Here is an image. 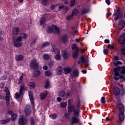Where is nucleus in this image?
Masks as SVG:
<instances>
[{"instance_id":"1","label":"nucleus","mask_w":125,"mask_h":125,"mask_svg":"<svg viewBox=\"0 0 125 125\" xmlns=\"http://www.w3.org/2000/svg\"><path fill=\"white\" fill-rule=\"evenodd\" d=\"M114 76L113 79L115 81H119L120 79H123L124 78V75L120 74L119 72H120L121 74H125V66H122L119 69L117 67L114 69Z\"/></svg>"},{"instance_id":"2","label":"nucleus","mask_w":125,"mask_h":125,"mask_svg":"<svg viewBox=\"0 0 125 125\" xmlns=\"http://www.w3.org/2000/svg\"><path fill=\"white\" fill-rule=\"evenodd\" d=\"M30 66L31 68H33L34 70V77H38V76L41 75V72L39 70V62L37 60H32L30 63Z\"/></svg>"},{"instance_id":"3","label":"nucleus","mask_w":125,"mask_h":125,"mask_svg":"<svg viewBox=\"0 0 125 125\" xmlns=\"http://www.w3.org/2000/svg\"><path fill=\"white\" fill-rule=\"evenodd\" d=\"M52 46V51L53 52H55L56 54H57L55 58L56 60L59 61V60H61V55H60V51L58 48H55L56 46L55 43H51Z\"/></svg>"},{"instance_id":"4","label":"nucleus","mask_w":125,"mask_h":125,"mask_svg":"<svg viewBox=\"0 0 125 125\" xmlns=\"http://www.w3.org/2000/svg\"><path fill=\"white\" fill-rule=\"evenodd\" d=\"M47 33L48 34H50V33H59V28L57 27L55 25L53 24L51 26H49L46 29Z\"/></svg>"},{"instance_id":"5","label":"nucleus","mask_w":125,"mask_h":125,"mask_svg":"<svg viewBox=\"0 0 125 125\" xmlns=\"http://www.w3.org/2000/svg\"><path fill=\"white\" fill-rule=\"evenodd\" d=\"M81 62L79 61L78 62V64H81V63H82V64H85V66H88V57L87 56H82L80 58Z\"/></svg>"},{"instance_id":"6","label":"nucleus","mask_w":125,"mask_h":125,"mask_svg":"<svg viewBox=\"0 0 125 125\" xmlns=\"http://www.w3.org/2000/svg\"><path fill=\"white\" fill-rule=\"evenodd\" d=\"M4 92L6 93L5 100L7 105H9V101H10V92L8 90V88L5 87L4 90Z\"/></svg>"},{"instance_id":"7","label":"nucleus","mask_w":125,"mask_h":125,"mask_svg":"<svg viewBox=\"0 0 125 125\" xmlns=\"http://www.w3.org/2000/svg\"><path fill=\"white\" fill-rule=\"evenodd\" d=\"M113 15L115 16L114 18V21H117L118 19H119V18H122V17H123V13H122V12L120 10H116V11L113 14Z\"/></svg>"},{"instance_id":"8","label":"nucleus","mask_w":125,"mask_h":125,"mask_svg":"<svg viewBox=\"0 0 125 125\" xmlns=\"http://www.w3.org/2000/svg\"><path fill=\"white\" fill-rule=\"evenodd\" d=\"M19 125H25L28 124V120L24 116H21L19 119Z\"/></svg>"},{"instance_id":"9","label":"nucleus","mask_w":125,"mask_h":125,"mask_svg":"<svg viewBox=\"0 0 125 125\" xmlns=\"http://www.w3.org/2000/svg\"><path fill=\"white\" fill-rule=\"evenodd\" d=\"M71 125H76L77 124H79L81 122L80 118L78 117V116H73L71 120Z\"/></svg>"},{"instance_id":"10","label":"nucleus","mask_w":125,"mask_h":125,"mask_svg":"<svg viewBox=\"0 0 125 125\" xmlns=\"http://www.w3.org/2000/svg\"><path fill=\"white\" fill-rule=\"evenodd\" d=\"M117 108L120 112H125V107L124 104L122 103H117Z\"/></svg>"},{"instance_id":"11","label":"nucleus","mask_w":125,"mask_h":125,"mask_svg":"<svg viewBox=\"0 0 125 125\" xmlns=\"http://www.w3.org/2000/svg\"><path fill=\"white\" fill-rule=\"evenodd\" d=\"M8 114L11 115V120H12V121H14L17 119V114L13 113V111L9 110Z\"/></svg>"},{"instance_id":"12","label":"nucleus","mask_w":125,"mask_h":125,"mask_svg":"<svg viewBox=\"0 0 125 125\" xmlns=\"http://www.w3.org/2000/svg\"><path fill=\"white\" fill-rule=\"evenodd\" d=\"M75 110V106L74 105L71 104V100H68V112L69 114L72 113V112H74Z\"/></svg>"},{"instance_id":"13","label":"nucleus","mask_w":125,"mask_h":125,"mask_svg":"<svg viewBox=\"0 0 125 125\" xmlns=\"http://www.w3.org/2000/svg\"><path fill=\"white\" fill-rule=\"evenodd\" d=\"M31 112H32V109H31V106L28 105H26L24 109V113L26 116H29V115L31 114Z\"/></svg>"},{"instance_id":"14","label":"nucleus","mask_w":125,"mask_h":125,"mask_svg":"<svg viewBox=\"0 0 125 125\" xmlns=\"http://www.w3.org/2000/svg\"><path fill=\"white\" fill-rule=\"evenodd\" d=\"M113 94L115 96L120 95V88L119 87H114L113 88Z\"/></svg>"},{"instance_id":"15","label":"nucleus","mask_w":125,"mask_h":125,"mask_svg":"<svg viewBox=\"0 0 125 125\" xmlns=\"http://www.w3.org/2000/svg\"><path fill=\"white\" fill-rule=\"evenodd\" d=\"M125 21L121 20L118 24V28L119 30H123V29L125 28Z\"/></svg>"},{"instance_id":"16","label":"nucleus","mask_w":125,"mask_h":125,"mask_svg":"<svg viewBox=\"0 0 125 125\" xmlns=\"http://www.w3.org/2000/svg\"><path fill=\"white\" fill-rule=\"evenodd\" d=\"M72 79H75V78L79 76V70L74 69L71 74Z\"/></svg>"},{"instance_id":"17","label":"nucleus","mask_w":125,"mask_h":125,"mask_svg":"<svg viewBox=\"0 0 125 125\" xmlns=\"http://www.w3.org/2000/svg\"><path fill=\"white\" fill-rule=\"evenodd\" d=\"M59 10H62L64 13H66L69 10V7L66 6L61 5L59 7Z\"/></svg>"},{"instance_id":"18","label":"nucleus","mask_w":125,"mask_h":125,"mask_svg":"<svg viewBox=\"0 0 125 125\" xmlns=\"http://www.w3.org/2000/svg\"><path fill=\"white\" fill-rule=\"evenodd\" d=\"M47 95V91H44L42 93H41L40 94V99H41V100H44V99H45V98H46Z\"/></svg>"},{"instance_id":"19","label":"nucleus","mask_w":125,"mask_h":125,"mask_svg":"<svg viewBox=\"0 0 125 125\" xmlns=\"http://www.w3.org/2000/svg\"><path fill=\"white\" fill-rule=\"evenodd\" d=\"M19 33H20V29L18 27H14L12 31V34L15 36L18 35Z\"/></svg>"},{"instance_id":"20","label":"nucleus","mask_w":125,"mask_h":125,"mask_svg":"<svg viewBox=\"0 0 125 125\" xmlns=\"http://www.w3.org/2000/svg\"><path fill=\"white\" fill-rule=\"evenodd\" d=\"M62 55L63 59H67L69 57V54L68 53V51L64 50L62 51Z\"/></svg>"},{"instance_id":"21","label":"nucleus","mask_w":125,"mask_h":125,"mask_svg":"<svg viewBox=\"0 0 125 125\" xmlns=\"http://www.w3.org/2000/svg\"><path fill=\"white\" fill-rule=\"evenodd\" d=\"M113 59H114L113 63H114V65H122V62H120V61H118V60L119 59L118 57H117V56L114 57Z\"/></svg>"},{"instance_id":"22","label":"nucleus","mask_w":125,"mask_h":125,"mask_svg":"<svg viewBox=\"0 0 125 125\" xmlns=\"http://www.w3.org/2000/svg\"><path fill=\"white\" fill-rule=\"evenodd\" d=\"M119 119L120 122L125 121V112H121L119 114Z\"/></svg>"},{"instance_id":"23","label":"nucleus","mask_w":125,"mask_h":125,"mask_svg":"<svg viewBox=\"0 0 125 125\" xmlns=\"http://www.w3.org/2000/svg\"><path fill=\"white\" fill-rule=\"evenodd\" d=\"M118 42L121 45H124V43H125V37H124V36H120L118 39Z\"/></svg>"},{"instance_id":"24","label":"nucleus","mask_w":125,"mask_h":125,"mask_svg":"<svg viewBox=\"0 0 125 125\" xmlns=\"http://www.w3.org/2000/svg\"><path fill=\"white\" fill-rule=\"evenodd\" d=\"M10 122V119L9 118H8L6 119L0 120V124H1V125H5L6 124H8V123H9Z\"/></svg>"},{"instance_id":"25","label":"nucleus","mask_w":125,"mask_h":125,"mask_svg":"<svg viewBox=\"0 0 125 125\" xmlns=\"http://www.w3.org/2000/svg\"><path fill=\"white\" fill-rule=\"evenodd\" d=\"M68 36L67 35H63L61 38V41L63 43H65V42H68Z\"/></svg>"},{"instance_id":"26","label":"nucleus","mask_w":125,"mask_h":125,"mask_svg":"<svg viewBox=\"0 0 125 125\" xmlns=\"http://www.w3.org/2000/svg\"><path fill=\"white\" fill-rule=\"evenodd\" d=\"M13 45L15 46L16 47H19L22 45V43L21 42H18V41H16V40H14L13 42Z\"/></svg>"},{"instance_id":"27","label":"nucleus","mask_w":125,"mask_h":125,"mask_svg":"<svg viewBox=\"0 0 125 125\" xmlns=\"http://www.w3.org/2000/svg\"><path fill=\"white\" fill-rule=\"evenodd\" d=\"M62 71L63 69L62 68V67L59 66L56 70L57 75H58V76L61 75L62 74Z\"/></svg>"},{"instance_id":"28","label":"nucleus","mask_w":125,"mask_h":125,"mask_svg":"<svg viewBox=\"0 0 125 125\" xmlns=\"http://www.w3.org/2000/svg\"><path fill=\"white\" fill-rule=\"evenodd\" d=\"M28 95H29V99L30 100V102L31 104H34V97L33 96V94H32V92L29 91L28 92Z\"/></svg>"},{"instance_id":"29","label":"nucleus","mask_w":125,"mask_h":125,"mask_svg":"<svg viewBox=\"0 0 125 125\" xmlns=\"http://www.w3.org/2000/svg\"><path fill=\"white\" fill-rule=\"evenodd\" d=\"M15 59L16 61H18V62L22 61V60L24 59V57L22 55L16 56L15 57Z\"/></svg>"},{"instance_id":"30","label":"nucleus","mask_w":125,"mask_h":125,"mask_svg":"<svg viewBox=\"0 0 125 125\" xmlns=\"http://www.w3.org/2000/svg\"><path fill=\"white\" fill-rule=\"evenodd\" d=\"M119 92H120V95H121V96H124V95H125V90L123 87H121V89H120Z\"/></svg>"},{"instance_id":"31","label":"nucleus","mask_w":125,"mask_h":125,"mask_svg":"<svg viewBox=\"0 0 125 125\" xmlns=\"http://www.w3.org/2000/svg\"><path fill=\"white\" fill-rule=\"evenodd\" d=\"M40 22L41 25H44L45 23L46 22V21L45 20V17H42L40 19Z\"/></svg>"},{"instance_id":"32","label":"nucleus","mask_w":125,"mask_h":125,"mask_svg":"<svg viewBox=\"0 0 125 125\" xmlns=\"http://www.w3.org/2000/svg\"><path fill=\"white\" fill-rule=\"evenodd\" d=\"M22 94H23V93H21L20 91L19 92H16L15 94V97L16 99H19V98L21 97Z\"/></svg>"},{"instance_id":"33","label":"nucleus","mask_w":125,"mask_h":125,"mask_svg":"<svg viewBox=\"0 0 125 125\" xmlns=\"http://www.w3.org/2000/svg\"><path fill=\"white\" fill-rule=\"evenodd\" d=\"M49 44H50V42H43L42 44V46L43 48L44 47H47V46H48V45H49Z\"/></svg>"},{"instance_id":"34","label":"nucleus","mask_w":125,"mask_h":125,"mask_svg":"<svg viewBox=\"0 0 125 125\" xmlns=\"http://www.w3.org/2000/svg\"><path fill=\"white\" fill-rule=\"evenodd\" d=\"M78 31V26H75L72 27V32L73 33L72 35L75 36V33Z\"/></svg>"},{"instance_id":"35","label":"nucleus","mask_w":125,"mask_h":125,"mask_svg":"<svg viewBox=\"0 0 125 125\" xmlns=\"http://www.w3.org/2000/svg\"><path fill=\"white\" fill-rule=\"evenodd\" d=\"M24 90H25V85L22 84L20 86V92H21V93H23Z\"/></svg>"},{"instance_id":"36","label":"nucleus","mask_w":125,"mask_h":125,"mask_svg":"<svg viewBox=\"0 0 125 125\" xmlns=\"http://www.w3.org/2000/svg\"><path fill=\"white\" fill-rule=\"evenodd\" d=\"M80 110L79 109H74V110L73 111V113L74 114V115H76V117H79V115H80Z\"/></svg>"},{"instance_id":"37","label":"nucleus","mask_w":125,"mask_h":125,"mask_svg":"<svg viewBox=\"0 0 125 125\" xmlns=\"http://www.w3.org/2000/svg\"><path fill=\"white\" fill-rule=\"evenodd\" d=\"M49 85H50V81H49V80H47L45 81V88H48V87H49Z\"/></svg>"},{"instance_id":"38","label":"nucleus","mask_w":125,"mask_h":125,"mask_svg":"<svg viewBox=\"0 0 125 125\" xmlns=\"http://www.w3.org/2000/svg\"><path fill=\"white\" fill-rule=\"evenodd\" d=\"M52 75V72L50 70L45 71V75L47 77H51Z\"/></svg>"},{"instance_id":"39","label":"nucleus","mask_w":125,"mask_h":125,"mask_svg":"<svg viewBox=\"0 0 125 125\" xmlns=\"http://www.w3.org/2000/svg\"><path fill=\"white\" fill-rule=\"evenodd\" d=\"M77 14H78V10L77 9H73L71 15L74 17L75 16H77Z\"/></svg>"},{"instance_id":"40","label":"nucleus","mask_w":125,"mask_h":125,"mask_svg":"<svg viewBox=\"0 0 125 125\" xmlns=\"http://www.w3.org/2000/svg\"><path fill=\"white\" fill-rule=\"evenodd\" d=\"M49 117L50 119H52V120H55V119L57 118V115L55 113L49 115Z\"/></svg>"},{"instance_id":"41","label":"nucleus","mask_w":125,"mask_h":125,"mask_svg":"<svg viewBox=\"0 0 125 125\" xmlns=\"http://www.w3.org/2000/svg\"><path fill=\"white\" fill-rule=\"evenodd\" d=\"M64 73L65 74H69L70 72H71V68H65L63 69Z\"/></svg>"},{"instance_id":"42","label":"nucleus","mask_w":125,"mask_h":125,"mask_svg":"<svg viewBox=\"0 0 125 125\" xmlns=\"http://www.w3.org/2000/svg\"><path fill=\"white\" fill-rule=\"evenodd\" d=\"M28 85L30 88H34V87L36 86V84L34 83V82H30L28 83Z\"/></svg>"},{"instance_id":"43","label":"nucleus","mask_w":125,"mask_h":125,"mask_svg":"<svg viewBox=\"0 0 125 125\" xmlns=\"http://www.w3.org/2000/svg\"><path fill=\"white\" fill-rule=\"evenodd\" d=\"M79 55V51H77V50H76L73 53V58H77Z\"/></svg>"},{"instance_id":"44","label":"nucleus","mask_w":125,"mask_h":125,"mask_svg":"<svg viewBox=\"0 0 125 125\" xmlns=\"http://www.w3.org/2000/svg\"><path fill=\"white\" fill-rule=\"evenodd\" d=\"M67 106V102L61 103L60 104L61 108H66Z\"/></svg>"},{"instance_id":"45","label":"nucleus","mask_w":125,"mask_h":125,"mask_svg":"<svg viewBox=\"0 0 125 125\" xmlns=\"http://www.w3.org/2000/svg\"><path fill=\"white\" fill-rule=\"evenodd\" d=\"M43 57L44 59H45V60H48V59H49L50 58V55H49L47 54H45L43 55Z\"/></svg>"},{"instance_id":"46","label":"nucleus","mask_w":125,"mask_h":125,"mask_svg":"<svg viewBox=\"0 0 125 125\" xmlns=\"http://www.w3.org/2000/svg\"><path fill=\"white\" fill-rule=\"evenodd\" d=\"M89 12V9H83L82 11V14H84L85 13H88Z\"/></svg>"},{"instance_id":"47","label":"nucleus","mask_w":125,"mask_h":125,"mask_svg":"<svg viewBox=\"0 0 125 125\" xmlns=\"http://www.w3.org/2000/svg\"><path fill=\"white\" fill-rule=\"evenodd\" d=\"M59 96L60 97H65V96H66V95L65 94V92H64V91H61L60 93L59 94Z\"/></svg>"},{"instance_id":"48","label":"nucleus","mask_w":125,"mask_h":125,"mask_svg":"<svg viewBox=\"0 0 125 125\" xmlns=\"http://www.w3.org/2000/svg\"><path fill=\"white\" fill-rule=\"evenodd\" d=\"M22 80H23V74H22V75L21 76H20V77L19 78L18 81V84H20V83H22Z\"/></svg>"},{"instance_id":"49","label":"nucleus","mask_w":125,"mask_h":125,"mask_svg":"<svg viewBox=\"0 0 125 125\" xmlns=\"http://www.w3.org/2000/svg\"><path fill=\"white\" fill-rule=\"evenodd\" d=\"M121 54L124 55V56H125V47H122L121 49Z\"/></svg>"},{"instance_id":"50","label":"nucleus","mask_w":125,"mask_h":125,"mask_svg":"<svg viewBox=\"0 0 125 125\" xmlns=\"http://www.w3.org/2000/svg\"><path fill=\"white\" fill-rule=\"evenodd\" d=\"M75 4H76V1L75 0H72L70 3V6H74Z\"/></svg>"},{"instance_id":"51","label":"nucleus","mask_w":125,"mask_h":125,"mask_svg":"<svg viewBox=\"0 0 125 125\" xmlns=\"http://www.w3.org/2000/svg\"><path fill=\"white\" fill-rule=\"evenodd\" d=\"M47 0H42V4L44 6L46 5V4H47Z\"/></svg>"},{"instance_id":"52","label":"nucleus","mask_w":125,"mask_h":125,"mask_svg":"<svg viewBox=\"0 0 125 125\" xmlns=\"http://www.w3.org/2000/svg\"><path fill=\"white\" fill-rule=\"evenodd\" d=\"M73 17H74L71 15L67 16L66 19V20H71V19H73Z\"/></svg>"},{"instance_id":"53","label":"nucleus","mask_w":125,"mask_h":125,"mask_svg":"<svg viewBox=\"0 0 125 125\" xmlns=\"http://www.w3.org/2000/svg\"><path fill=\"white\" fill-rule=\"evenodd\" d=\"M22 37H21V36H19L18 37H17L16 40H15L16 42H21V41H22Z\"/></svg>"},{"instance_id":"54","label":"nucleus","mask_w":125,"mask_h":125,"mask_svg":"<svg viewBox=\"0 0 125 125\" xmlns=\"http://www.w3.org/2000/svg\"><path fill=\"white\" fill-rule=\"evenodd\" d=\"M49 67H51L54 65V62L53 61H51L48 63Z\"/></svg>"},{"instance_id":"55","label":"nucleus","mask_w":125,"mask_h":125,"mask_svg":"<svg viewBox=\"0 0 125 125\" xmlns=\"http://www.w3.org/2000/svg\"><path fill=\"white\" fill-rule=\"evenodd\" d=\"M77 47H78V46H77V44H74L72 46V50H76V49H77Z\"/></svg>"},{"instance_id":"56","label":"nucleus","mask_w":125,"mask_h":125,"mask_svg":"<svg viewBox=\"0 0 125 125\" xmlns=\"http://www.w3.org/2000/svg\"><path fill=\"white\" fill-rule=\"evenodd\" d=\"M21 37L22 39H26V37H27V35L26 33H22L21 35Z\"/></svg>"},{"instance_id":"57","label":"nucleus","mask_w":125,"mask_h":125,"mask_svg":"<svg viewBox=\"0 0 125 125\" xmlns=\"http://www.w3.org/2000/svg\"><path fill=\"white\" fill-rule=\"evenodd\" d=\"M101 103H105V97H102L101 100Z\"/></svg>"},{"instance_id":"58","label":"nucleus","mask_w":125,"mask_h":125,"mask_svg":"<svg viewBox=\"0 0 125 125\" xmlns=\"http://www.w3.org/2000/svg\"><path fill=\"white\" fill-rule=\"evenodd\" d=\"M7 79V76L6 75H4L1 78V80L3 81L4 80H6Z\"/></svg>"},{"instance_id":"59","label":"nucleus","mask_w":125,"mask_h":125,"mask_svg":"<svg viewBox=\"0 0 125 125\" xmlns=\"http://www.w3.org/2000/svg\"><path fill=\"white\" fill-rule=\"evenodd\" d=\"M103 51H104V53L105 55H106V54H107V53H108L107 49H104Z\"/></svg>"},{"instance_id":"60","label":"nucleus","mask_w":125,"mask_h":125,"mask_svg":"<svg viewBox=\"0 0 125 125\" xmlns=\"http://www.w3.org/2000/svg\"><path fill=\"white\" fill-rule=\"evenodd\" d=\"M0 87L1 88H2L3 87H4V83L2 82L0 84Z\"/></svg>"},{"instance_id":"61","label":"nucleus","mask_w":125,"mask_h":125,"mask_svg":"<svg viewBox=\"0 0 125 125\" xmlns=\"http://www.w3.org/2000/svg\"><path fill=\"white\" fill-rule=\"evenodd\" d=\"M31 125H35V121H34V119L33 118H32L31 120Z\"/></svg>"},{"instance_id":"62","label":"nucleus","mask_w":125,"mask_h":125,"mask_svg":"<svg viewBox=\"0 0 125 125\" xmlns=\"http://www.w3.org/2000/svg\"><path fill=\"white\" fill-rule=\"evenodd\" d=\"M110 42V40H108V39H105L104 40V43H109Z\"/></svg>"},{"instance_id":"63","label":"nucleus","mask_w":125,"mask_h":125,"mask_svg":"<svg viewBox=\"0 0 125 125\" xmlns=\"http://www.w3.org/2000/svg\"><path fill=\"white\" fill-rule=\"evenodd\" d=\"M105 2L107 3V5H110V0H105Z\"/></svg>"},{"instance_id":"64","label":"nucleus","mask_w":125,"mask_h":125,"mask_svg":"<svg viewBox=\"0 0 125 125\" xmlns=\"http://www.w3.org/2000/svg\"><path fill=\"white\" fill-rule=\"evenodd\" d=\"M43 70H47V66L46 65H43Z\"/></svg>"}]
</instances>
